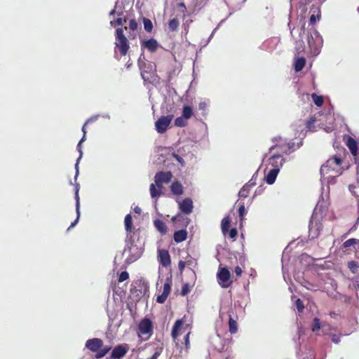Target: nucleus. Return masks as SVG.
I'll return each mask as SVG.
<instances>
[{
  "instance_id": "1",
  "label": "nucleus",
  "mask_w": 359,
  "mask_h": 359,
  "mask_svg": "<svg viewBox=\"0 0 359 359\" xmlns=\"http://www.w3.org/2000/svg\"><path fill=\"white\" fill-rule=\"evenodd\" d=\"M342 158L341 156L334 155L331 156L320 168V174L328 179L334 178L341 175L345 168L342 165Z\"/></svg>"
},
{
  "instance_id": "2",
  "label": "nucleus",
  "mask_w": 359,
  "mask_h": 359,
  "mask_svg": "<svg viewBox=\"0 0 359 359\" xmlns=\"http://www.w3.org/2000/svg\"><path fill=\"white\" fill-rule=\"evenodd\" d=\"M173 177L170 171H159L154 176L155 183L150 184L149 191L151 197L153 198H158L162 194L163 184H168Z\"/></svg>"
},
{
  "instance_id": "3",
  "label": "nucleus",
  "mask_w": 359,
  "mask_h": 359,
  "mask_svg": "<svg viewBox=\"0 0 359 359\" xmlns=\"http://www.w3.org/2000/svg\"><path fill=\"white\" fill-rule=\"evenodd\" d=\"M323 212H320V208L317 206L314 209L309 222V237L310 239L313 240L320 234L323 229Z\"/></svg>"
},
{
  "instance_id": "4",
  "label": "nucleus",
  "mask_w": 359,
  "mask_h": 359,
  "mask_svg": "<svg viewBox=\"0 0 359 359\" xmlns=\"http://www.w3.org/2000/svg\"><path fill=\"white\" fill-rule=\"evenodd\" d=\"M114 53L126 56L130 49V43L123 33V28H117L115 32Z\"/></svg>"
},
{
  "instance_id": "5",
  "label": "nucleus",
  "mask_w": 359,
  "mask_h": 359,
  "mask_svg": "<svg viewBox=\"0 0 359 359\" xmlns=\"http://www.w3.org/2000/svg\"><path fill=\"white\" fill-rule=\"evenodd\" d=\"M86 347L90 351L95 353L96 358L104 357L111 349L110 346H104L103 341L99 338H93L87 340Z\"/></svg>"
},
{
  "instance_id": "6",
  "label": "nucleus",
  "mask_w": 359,
  "mask_h": 359,
  "mask_svg": "<svg viewBox=\"0 0 359 359\" xmlns=\"http://www.w3.org/2000/svg\"><path fill=\"white\" fill-rule=\"evenodd\" d=\"M154 325L152 321L147 318L141 320L137 327V334L140 337L142 335H147L144 340H148L153 334Z\"/></svg>"
},
{
  "instance_id": "7",
  "label": "nucleus",
  "mask_w": 359,
  "mask_h": 359,
  "mask_svg": "<svg viewBox=\"0 0 359 359\" xmlns=\"http://www.w3.org/2000/svg\"><path fill=\"white\" fill-rule=\"evenodd\" d=\"M217 278L219 285L222 288H228L232 284V281L230 280L231 273L226 267L219 268Z\"/></svg>"
},
{
  "instance_id": "8",
  "label": "nucleus",
  "mask_w": 359,
  "mask_h": 359,
  "mask_svg": "<svg viewBox=\"0 0 359 359\" xmlns=\"http://www.w3.org/2000/svg\"><path fill=\"white\" fill-rule=\"evenodd\" d=\"M173 115L160 117L155 123L156 130L158 133H163L167 130L168 127L173 119Z\"/></svg>"
},
{
  "instance_id": "9",
  "label": "nucleus",
  "mask_w": 359,
  "mask_h": 359,
  "mask_svg": "<svg viewBox=\"0 0 359 359\" xmlns=\"http://www.w3.org/2000/svg\"><path fill=\"white\" fill-rule=\"evenodd\" d=\"M284 162V159L281 154L273 153V155L269 158L267 167L277 169L280 170Z\"/></svg>"
},
{
  "instance_id": "10",
  "label": "nucleus",
  "mask_w": 359,
  "mask_h": 359,
  "mask_svg": "<svg viewBox=\"0 0 359 359\" xmlns=\"http://www.w3.org/2000/svg\"><path fill=\"white\" fill-rule=\"evenodd\" d=\"M273 142L275 143V144L270 148V152L277 149V153L281 154L282 155L283 154H287V148H285V146H287V142L283 139H282L281 137H275L273 139Z\"/></svg>"
},
{
  "instance_id": "11",
  "label": "nucleus",
  "mask_w": 359,
  "mask_h": 359,
  "mask_svg": "<svg viewBox=\"0 0 359 359\" xmlns=\"http://www.w3.org/2000/svg\"><path fill=\"white\" fill-rule=\"evenodd\" d=\"M128 349L129 346L127 344L118 345L112 350L110 358L112 359H121L126 354Z\"/></svg>"
},
{
  "instance_id": "12",
  "label": "nucleus",
  "mask_w": 359,
  "mask_h": 359,
  "mask_svg": "<svg viewBox=\"0 0 359 359\" xmlns=\"http://www.w3.org/2000/svg\"><path fill=\"white\" fill-rule=\"evenodd\" d=\"M172 279L167 278L165 283L163 285V292L161 295H158L156 298V302L160 304H163L171 291Z\"/></svg>"
},
{
  "instance_id": "13",
  "label": "nucleus",
  "mask_w": 359,
  "mask_h": 359,
  "mask_svg": "<svg viewBox=\"0 0 359 359\" xmlns=\"http://www.w3.org/2000/svg\"><path fill=\"white\" fill-rule=\"evenodd\" d=\"M158 260L163 266H169L171 264V259L168 251L165 249H159L158 250Z\"/></svg>"
},
{
  "instance_id": "14",
  "label": "nucleus",
  "mask_w": 359,
  "mask_h": 359,
  "mask_svg": "<svg viewBox=\"0 0 359 359\" xmlns=\"http://www.w3.org/2000/svg\"><path fill=\"white\" fill-rule=\"evenodd\" d=\"M179 208L185 215H189L193 211V201L190 198H186L179 201Z\"/></svg>"
},
{
  "instance_id": "15",
  "label": "nucleus",
  "mask_w": 359,
  "mask_h": 359,
  "mask_svg": "<svg viewBox=\"0 0 359 359\" xmlns=\"http://www.w3.org/2000/svg\"><path fill=\"white\" fill-rule=\"evenodd\" d=\"M158 47L157 41L154 39H150L148 40H144L141 41L142 49H147L151 53L155 52Z\"/></svg>"
},
{
  "instance_id": "16",
  "label": "nucleus",
  "mask_w": 359,
  "mask_h": 359,
  "mask_svg": "<svg viewBox=\"0 0 359 359\" xmlns=\"http://www.w3.org/2000/svg\"><path fill=\"white\" fill-rule=\"evenodd\" d=\"M280 170H278L277 169L271 168L269 167H266L265 172H266V182L269 184H272L276 181V179L277 177V175L278 174Z\"/></svg>"
},
{
  "instance_id": "17",
  "label": "nucleus",
  "mask_w": 359,
  "mask_h": 359,
  "mask_svg": "<svg viewBox=\"0 0 359 359\" xmlns=\"http://www.w3.org/2000/svg\"><path fill=\"white\" fill-rule=\"evenodd\" d=\"M97 119V116H95V117H91L90 118H88L86 123H84V125L82 127V132L83 133V137L81 139V140L79 141V144H77V149L78 151H79L80 153V156L79 158H78V161L81 158V156H82V151H81V143L83 142H84L86 140V126L88 123H89L91 121H94Z\"/></svg>"
},
{
  "instance_id": "18",
  "label": "nucleus",
  "mask_w": 359,
  "mask_h": 359,
  "mask_svg": "<svg viewBox=\"0 0 359 359\" xmlns=\"http://www.w3.org/2000/svg\"><path fill=\"white\" fill-rule=\"evenodd\" d=\"M170 188V191L173 195L180 196L182 195L184 193V188L182 187V184L178 180L174 181L171 184Z\"/></svg>"
},
{
  "instance_id": "19",
  "label": "nucleus",
  "mask_w": 359,
  "mask_h": 359,
  "mask_svg": "<svg viewBox=\"0 0 359 359\" xmlns=\"http://www.w3.org/2000/svg\"><path fill=\"white\" fill-rule=\"evenodd\" d=\"M183 324L184 320L182 319H178L175 321L171 332V336L174 341H175L179 336V331Z\"/></svg>"
},
{
  "instance_id": "20",
  "label": "nucleus",
  "mask_w": 359,
  "mask_h": 359,
  "mask_svg": "<svg viewBox=\"0 0 359 359\" xmlns=\"http://www.w3.org/2000/svg\"><path fill=\"white\" fill-rule=\"evenodd\" d=\"M233 311H229L228 312L229 315V330L231 334H235L237 330V321L236 319H234L232 316Z\"/></svg>"
},
{
  "instance_id": "21",
  "label": "nucleus",
  "mask_w": 359,
  "mask_h": 359,
  "mask_svg": "<svg viewBox=\"0 0 359 359\" xmlns=\"http://www.w3.org/2000/svg\"><path fill=\"white\" fill-rule=\"evenodd\" d=\"M187 238V231L185 229L177 231L174 233L173 238L176 243L184 241Z\"/></svg>"
},
{
  "instance_id": "22",
  "label": "nucleus",
  "mask_w": 359,
  "mask_h": 359,
  "mask_svg": "<svg viewBox=\"0 0 359 359\" xmlns=\"http://www.w3.org/2000/svg\"><path fill=\"white\" fill-rule=\"evenodd\" d=\"M347 147H348L351 153L353 156H357L358 154V144L356 141L351 137H349L347 140Z\"/></svg>"
},
{
  "instance_id": "23",
  "label": "nucleus",
  "mask_w": 359,
  "mask_h": 359,
  "mask_svg": "<svg viewBox=\"0 0 359 359\" xmlns=\"http://www.w3.org/2000/svg\"><path fill=\"white\" fill-rule=\"evenodd\" d=\"M154 224L156 229L162 235H164L167 233V226L163 220L157 219L154 221Z\"/></svg>"
},
{
  "instance_id": "24",
  "label": "nucleus",
  "mask_w": 359,
  "mask_h": 359,
  "mask_svg": "<svg viewBox=\"0 0 359 359\" xmlns=\"http://www.w3.org/2000/svg\"><path fill=\"white\" fill-rule=\"evenodd\" d=\"M306 65V59L304 57H300L296 59L294 64V69L295 72H298L303 69Z\"/></svg>"
},
{
  "instance_id": "25",
  "label": "nucleus",
  "mask_w": 359,
  "mask_h": 359,
  "mask_svg": "<svg viewBox=\"0 0 359 359\" xmlns=\"http://www.w3.org/2000/svg\"><path fill=\"white\" fill-rule=\"evenodd\" d=\"M231 224V219L229 216L224 217L221 223V229L224 235H226L229 231Z\"/></svg>"
},
{
  "instance_id": "26",
  "label": "nucleus",
  "mask_w": 359,
  "mask_h": 359,
  "mask_svg": "<svg viewBox=\"0 0 359 359\" xmlns=\"http://www.w3.org/2000/svg\"><path fill=\"white\" fill-rule=\"evenodd\" d=\"M321 17V12L319 7L315 8V10L313 11V13L310 16L309 18V24L311 25H314L316 22V18L318 20H320Z\"/></svg>"
},
{
  "instance_id": "27",
  "label": "nucleus",
  "mask_w": 359,
  "mask_h": 359,
  "mask_svg": "<svg viewBox=\"0 0 359 359\" xmlns=\"http://www.w3.org/2000/svg\"><path fill=\"white\" fill-rule=\"evenodd\" d=\"M193 115H194V111H193L192 107L189 105H184L182 108V116L188 120V119L191 118Z\"/></svg>"
},
{
  "instance_id": "28",
  "label": "nucleus",
  "mask_w": 359,
  "mask_h": 359,
  "mask_svg": "<svg viewBox=\"0 0 359 359\" xmlns=\"http://www.w3.org/2000/svg\"><path fill=\"white\" fill-rule=\"evenodd\" d=\"M359 244V240L356 238H350L344 242L341 245L342 249H349L351 247L355 246V245Z\"/></svg>"
},
{
  "instance_id": "29",
  "label": "nucleus",
  "mask_w": 359,
  "mask_h": 359,
  "mask_svg": "<svg viewBox=\"0 0 359 359\" xmlns=\"http://www.w3.org/2000/svg\"><path fill=\"white\" fill-rule=\"evenodd\" d=\"M125 229L127 232H131L133 229V218L130 214L125 217L124 219Z\"/></svg>"
},
{
  "instance_id": "30",
  "label": "nucleus",
  "mask_w": 359,
  "mask_h": 359,
  "mask_svg": "<svg viewBox=\"0 0 359 359\" xmlns=\"http://www.w3.org/2000/svg\"><path fill=\"white\" fill-rule=\"evenodd\" d=\"M78 192H79V189L76 187V206L77 217L74 220V222L71 224L70 226L69 227V229L76 225V224L78 222V220H79V215H80V212H79V197Z\"/></svg>"
},
{
  "instance_id": "31",
  "label": "nucleus",
  "mask_w": 359,
  "mask_h": 359,
  "mask_svg": "<svg viewBox=\"0 0 359 359\" xmlns=\"http://www.w3.org/2000/svg\"><path fill=\"white\" fill-rule=\"evenodd\" d=\"M313 102L317 107H321L324 103V99L322 96L318 95L316 93L311 94Z\"/></svg>"
},
{
  "instance_id": "32",
  "label": "nucleus",
  "mask_w": 359,
  "mask_h": 359,
  "mask_svg": "<svg viewBox=\"0 0 359 359\" xmlns=\"http://www.w3.org/2000/svg\"><path fill=\"white\" fill-rule=\"evenodd\" d=\"M250 185H244L242 189L240 190L238 195L240 198H247L250 191V189L249 188Z\"/></svg>"
},
{
  "instance_id": "33",
  "label": "nucleus",
  "mask_w": 359,
  "mask_h": 359,
  "mask_svg": "<svg viewBox=\"0 0 359 359\" xmlns=\"http://www.w3.org/2000/svg\"><path fill=\"white\" fill-rule=\"evenodd\" d=\"M179 21L177 18H172L169 20L168 27L172 31H176L179 27Z\"/></svg>"
},
{
  "instance_id": "34",
  "label": "nucleus",
  "mask_w": 359,
  "mask_h": 359,
  "mask_svg": "<svg viewBox=\"0 0 359 359\" xmlns=\"http://www.w3.org/2000/svg\"><path fill=\"white\" fill-rule=\"evenodd\" d=\"M144 28L147 32H151L153 29V24L151 20L143 18Z\"/></svg>"
},
{
  "instance_id": "35",
  "label": "nucleus",
  "mask_w": 359,
  "mask_h": 359,
  "mask_svg": "<svg viewBox=\"0 0 359 359\" xmlns=\"http://www.w3.org/2000/svg\"><path fill=\"white\" fill-rule=\"evenodd\" d=\"M187 119L184 118V116L177 117L175 120V126L177 127H185L187 125V122L186 121Z\"/></svg>"
},
{
  "instance_id": "36",
  "label": "nucleus",
  "mask_w": 359,
  "mask_h": 359,
  "mask_svg": "<svg viewBox=\"0 0 359 359\" xmlns=\"http://www.w3.org/2000/svg\"><path fill=\"white\" fill-rule=\"evenodd\" d=\"M348 267L352 273H355L358 272L359 264L355 261H351L348 263Z\"/></svg>"
},
{
  "instance_id": "37",
  "label": "nucleus",
  "mask_w": 359,
  "mask_h": 359,
  "mask_svg": "<svg viewBox=\"0 0 359 359\" xmlns=\"http://www.w3.org/2000/svg\"><path fill=\"white\" fill-rule=\"evenodd\" d=\"M191 291V286L189 283H184L182 285V290H181V294L182 296H186Z\"/></svg>"
},
{
  "instance_id": "38",
  "label": "nucleus",
  "mask_w": 359,
  "mask_h": 359,
  "mask_svg": "<svg viewBox=\"0 0 359 359\" xmlns=\"http://www.w3.org/2000/svg\"><path fill=\"white\" fill-rule=\"evenodd\" d=\"M320 329V321L318 318L313 319L312 330L313 332L319 330Z\"/></svg>"
},
{
  "instance_id": "39",
  "label": "nucleus",
  "mask_w": 359,
  "mask_h": 359,
  "mask_svg": "<svg viewBox=\"0 0 359 359\" xmlns=\"http://www.w3.org/2000/svg\"><path fill=\"white\" fill-rule=\"evenodd\" d=\"M295 306L299 313H302L304 309V303L300 299H297L295 301Z\"/></svg>"
},
{
  "instance_id": "40",
  "label": "nucleus",
  "mask_w": 359,
  "mask_h": 359,
  "mask_svg": "<svg viewBox=\"0 0 359 359\" xmlns=\"http://www.w3.org/2000/svg\"><path fill=\"white\" fill-rule=\"evenodd\" d=\"M245 214H246V210H245V205H244V203H243L238 208V215L241 220L243 219V217L245 216Z\"/></svg>"
},
{
  "instance_id": "41",
  "label": "nucleus",
  "mask_w": 359,
  "mask_h": 359,
  "mask_svg": "<svg viewBox=\"0 0 359 359\" xmlns=\"http://www.w3.org/2000/svg\"><path fill=\"white\" fill-rule=\"evenodd\" d=\"M296 145L295 143L293 142H287V146H285V148H287V154H290L292 151H294L295 149Z\"/></svg>"
},
{
  "instance_id": "42",
  "label": "nucleus",
  "mask_w": 359,
  "mask_h": 359,
  "mask_svg": "<svg viewBox=\"0 0 359 359\" xmlns=\"http://www.w3.org/2000/svg\"><path fill=\"white\" fill-rule=\"evenodd\" d=\"M129 274L127 271H123L121 273V274L118 276V282L121 283L125 281L126 280L128 279Z\"/></svg>"
},
{
  "instance_id": "43",
  "label": "nucleus",
  "mask_w": 359,
  "mask_h": 359,
  "mask_svg": "<svg viewBox=\"0 0 359 359\" xmlns=\"http://www.w3.org/2000/svg\"><path fill=\"white\" fill-rule=\"evenodd\" d=\"M137 27H138V25H137V21L135 19L130 20V22H129L130 29L132 31H135V30H137Z\"/></svg>"
},
{
  "instance_id": "44",
  "label": "nucleus",
  "mask_w": 359,
  "mask_h": 359,
  "mask_svg": "<svg viewBox=\"0 0 359 359\" xmlns=\"http://www.w3.org/2000/svg\"><path fill=\"white\" fill-rule=\"evenodd\" d=\"M163 351V347H160L156 349L155 353L148 359H157Z\"/></svg>"
},
{
  "instance_id": "45",
  "label": "nucleus",
  "mask_w": 359,
  "mask_h": 359,
  "mask_svg": "<svg viewBox=\"0 0 359 359\" xmlns=\"http://www.w3.org/2000/svg\"><path fill=\"white\" fill-rule=\"evenodd\" d=\"M229 232V236L232 239H236L238 236V231L236 228H232Z\"/></svg>"
},
{
  "instance_id": "46",
  "label": "nucleus",
  "mask_w": 359,
  "mask_h": 359,
  "mask_svg": "<svg viewBox=\"0 0 359 359\" xmlns=\"http://www.w3.org/2000/svg\"><path fill=\"white\" fill-rule=\"evenodd\" d=\"M139 65H140V70H141L142 78L145 81L149 80V76H147L148 72L142 69V67L141 66L140 64H139Z\"/></svg>"
},
{
  "instance_id": "47",
  "label": "nucleus",
  "mask_w": 359,
  "mask_h": 359,
  "mask_svg": "<svg viewBox=\"0 0 359 359\" xmlns=\"http://www.w3.org/2000/svg\"><path fill=\"white\" fill-rule=\"evenodd\" d=\"M330 336H331V340H332V342H334V344L339 343V341H340L339 336H338V335H337L335 334H332Z\"/></svg>"
},
{
  "instance_id": "48",
  "label": "nucleus",
  "mask_w": 359,
  "mask_h": 359,
  "mask_svg": "<svg viewBox=\"0 0 359 359\" xmlns=\"http://www.w3.org/2000/svg\"><path fill=\"white\" fill-rule=\"evenodd\" d=\"M356 224H357V223H356V224H355L353 227H351V228L349 229V231H348V232H346V233H345L344 234H343V235L341 236V238H342V239L346 238L349 235V233H350L351 232H352V231H355V230L356 229Z\"/></svg>"
},
{
  "instance_id": "49",
  "label": "nucleus",
  "mask_w": 359,
  "mask_h": 359,
  "mask_svg": "<svg viewBox=\"0 0 359 359\" xmlns=\"http://www.w3.org/2000/svg\"><path fill=\"white\" fill-rule=\"evenodd\" d=\"M234 272L237 277H240L242 275L243 270L239 266H237L234 269Z\"/></svg>"
},
{
  "instance_id": "50",
  "label": "nucleus",
  "mask_w": 359,
  "mask_h": 359,
  "mask_svg": "<svg viewBox=\"0 0 359 359\" xmlns=\"http://www.w3.org/2000/svg\"><path fill=\"white\" fill-rule=\"evenodd\" d=\"M189 335L190 332H188L184 337V343L187 348H189Z\"/></svg>"
},
{
  "instance_id": "51",
  "label": "nucleus",
  "mask_w": 359,
  "mask_h": 359,
  "mask_svg": "<svg viewBox=\"0 0 359 359\" xmlns=\"http://www.w3.org/2000/svg\"><path fill=\"white\" fill-rule=\"evenodd\" d=\"M178 267L180 271L182 272L185 268V262L184 261H180L178 263Z\"/></svg>"
},
{
  "instance_id": "52",
  "label": "nucleus",
  "mask_w": 359,
  "mask_h": 359,
  "mask_svg": "<svg viewBox=\"0 0 359 359\" xmlns=\"http://www.w3.org/2000/svg\"><path fill=\"white\" fill-rule=\"evenodd\" d=\"M172 155H173L174 158H175L177 161H179L181 164H182V165H183V163H184V160H183V158H182L181 156H180L179 155H177V154H173Z\"/></svg>"
},
{
  "instance_id": "53",
  "label": "nucleus",
  "mask_w": 359,
  "mask_h": 359,
  "mask_svg": "<svg viewBox=\"0 0 359 359\" xmlns=\"http://www.w3.org/2000/svg\"><path fill=\"white\" fill-rule=\"evenodd\" d=\"M206 107H207V105H206V103H205V102H201V103H199V104H198V108H199V109H201V110H203V111H205V109H206Z\"/></svg>"
},
{
  "instance_id": "54",
  "label": "nucleus",
  "mask_w": 359,
  "mask_h": 359,
  "mask_svg": "<svg viewBox=\"0 0 359 359\" xmlns=\"http://www.w3.org/2000/svg\"><path fill=\"white\" fill-rule=\"evenodd\" d=\"M245 185H250L249 188L251 189L252 187L255 186V182H252V180H250Z\"/></svg>"
},
{
  "instance_id": "55",
  "label": "nucleus",
  "mask_w": 359,
  "mask_h": 359,
  "mask_svg": "<svg viewBox=\"0 0 359 359\" xmlns=\"http://www.w3.org/2000/svg\"><path fill=\"white\" fill-rule=\"evenodd\" d=\"M116 23L118 25H122L123 24V20H122V18H118L116 20Z\"/></svg>"
},
{
  "instance_id": "56",
  "label": "nucleus",
  "mask_w": 359,
  "mask_h": 359,
  "mask_svg": "<svg viewBox=\"0 0 359 359\" xmlns=\"http://www.w3.org/2000/svg\"><path fill=\"white\" fill-rule=\"evenodd\" d=\"M134 211H135L136 213H137V214H140V213H141V212H142L141 208H139V207H135V208H134Z\"/></svg>"
},
{
  "instance_id": "57",
  "label": "nucleus",
  "mask_w": 359,
  "mask_h": 359,
  "mask_svg": "<svg viewBox=\"0 0 359 359\" xmlns=\"http://www.w3.org/2000/svg\"><path fill=\"white\" fill-rule=\"evenodd\" d=\"M178 7H180V8H183L184 9H186L185 4H184V3H183V2L179 3V4H178Z\"/></svg>"
},
{
  "instance_id": "58",
  "label": "nucleus",
  "mask_w": 359,
  "mask_h": 359,
  "mask_svg": "<svg viewBox=\"0 0 359 359\" xmlns=\"http://www.w3.org/2000/svg\"><path fill=\"white\" fill-rule=\"evenodd\" d=\"M77 166H78V163L76 164V173L79 172V170L77 168Z\"/></svg>"
},
{
  "instance_id": "59",
  "label": "nucleus",
  "mask_w": 359,
  "mask_h": 359,
  "mask_svg": "<svg viewBox=\"0 0 359 359\" xmlns=\"http://www.w3.org/2000/svg\"><path fill=\"white\" fill-rule=\"evenodd\" d=\"M178 216H176L175 217L172 218V220L175 221L177 218Z\"/></svg>"
}]
</instances>
